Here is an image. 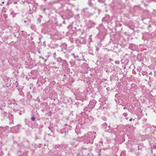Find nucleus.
Segmentation results:
<instances>
[{"mask_svg": "<svg viewBox=\"0 0 156 156\" xmlns=\"http://www.w3.org/2000/svg\"><path fill=\"white\" fill-rule=\"evenodd\" d=\"M60 133H65V134L66 135V134H68V131L67 130L66 131L65 130V129H62L61 130Z\"/></svg>", "mask_w": 156, "mask_h": 156, "instance_id": "9d476101", "label": "nucleus"}, {"mask_svg": "<svg viewBox=\"0 0 156 156\" xmlns=\"http://www.w3.org/2000/svg\"><path fill=\"white\" fill-rule=\"evenodd\" d=\"M135 45L133 43H130L129 46V48L130 49L132 50L133 49V48L135 47Z\"/></svg>", "mask_w": 156, "mask_h": 156, "instance_id": "1a4fd4ad", "label": "nucleus"}, {"mask_svg": "<svg viewBox=\"0 0 156 156\" xmlns=\"http://www.w3.org/2000/svg\"><path fill=\"white\" fill-rule=\"evenodd\" d=\"M35 117L34 116H33L31 118V120L33 121H34L35 120Z\"/></svg>", "mask_w": 156, "mask_h": 156, "instance_id": "412c9836", "label": "nucleus"}, {"mask_svg": "<svg viewBox=\"0 0 156 156\" xmlns=\"http://www.w3.org/2000/svg\"><path fill=\"white\" fill-rule=\"evenodd\" d=\"M86 91H87V92H88V90H87Z\"/></svg>", "mask_w": 156, "mask_h": 156, "instance_id": "8fccbe9b", "label": "nucleus"}, {"mask_svg": "<svg viewBox=\"0 0 156 156\" xmlns=\"http://www.w3.org/2000/svg\"><path fill=\"white\" fill-rule=\"evenodd\" d=\"M17 89L18 90V91H20V88H17Z\"/></svg>", "mask_w": 156, "mask_h": 156, "instance_id": "4c0bfd02", "label": "nucleus"}, {"mask_svg": "<svg viewBox=\"0 0 156 156\" xmlns=\"http://www.w3.org/2000/svg\"><path fill=\"white\" fill-rule=\"evenodd\" d=\"M40 57L41 58H42L43 59H44V57H42L41 56H40Z\"/></svg>", "mask_w": 156, "mask_h": 156, "instance_id": "2f4dec72", "label": "nucleus"}, {"mask_svg": "<svg viewBox=\"0 0 156 156\" xmlns=\"http://www.w3.org/2000/svg\"><path fill=\"white\" fill-rule=\"evenodd\" d=\"M91 36V35L90 37V38H89V39H90V40H91V39L90 38V37Z\"/></svg>", "mask_w": 156, "mask_h": 156, "instance_id": "58836bf2", "label": "nucleus"}, {"mask_svg": "<svg viewBox=\"0 0 156 156\" xmlns=\"http://www.w3.org/2000/svg\"><path fill=\"white\" fill-rule=\"evenodd\" d=\"M88 119H89V121L90 122H92L94 120L93 118L91 116H90L88 118Z\"/></svg>", "mask_w": 156, "mask_h": 156, "instance_id": "ddd939ff", "label": "nucleus"}, {"mask_svg": "<svg viewBox=\"0 0 156 156\" xmlns=\"http://www.w3.org/2000/svg\"><path fill=\"white\" fill-rule=\"evenodd\" d=\"M48 128H49V129L50 130H51V132H52V130H51V129H50V127H49Z\"/></svg>", "mask_w": 156, "mask_h": 156, "instance_id": "c9c22d12", "label": "nucleus"}, {"mask_svg": "<svg viewBox=\"0 0 156 156\" xmlns=\"http://www.w3.org/2000/svg\"><path fill=\"white\" fill-rule=\"evenodd\" d=\"M75 131L76 133L78 134L81 133L80 127L79 125H77L75 128Z\"/></svg>", "mask_w": 156, "mask_h": 156, "instance_id": "39448f33", "label": "nucleus"}, {"mask_svg": "<svg viewBox=\"0 0 156 156\" xmlns=\"http://www.w3.org/2000/svg\"><path fill=\"white\" fill-rule=\"evenodd\" d=\"M72 145L73 146L76 147L77 146V145L75 144V143L74 142H72Z\"/></svg>", "mask_w": 156, "mask_h": 156, "instance_id": "a211bd4d", "label": "nucleus"}, {"mask_svg": "<svg viewBox=\"0 0 156 156\" xmlns=\"http://www.w3.org/2000/svg\"><path fill=\"white\" fill-rule=\"evenodd\" d=\"M19 110L16 109L13 110V111L15 112H19Z\"/></svg>", "mask_w": 156, "mask_h": 156, "instance_id": "b1692460", "label": "nucleus"}, {"mask_svg": "<svg viewBox=\"0 0 156 156\" xmlns=\"http://www.w3.org/2000/svg\"><path fill=\"white\" fill-rule=\"evenodd\" d=\"M4 3V2H2V3Z\"/></svg>", "mask_w": 156, "mask_h": 156, "instance_id": "3c124183", "label": "nucleus"}, {"mask_svg": "<svg viewBox=\"0 0 156 156\" xmlns=\"http://www.w3.org/2000/svg\"><path fill=\"white\" fill-rule=\"evenodd\" d=\"M19 114L20 115H22V113L21 111H20L19 112Z\"/></svg>", "mask_w": 156, "mask_h": 156, "instance_id": "c756f323", "label": "nucleus"}, {"mask_svg": "<svg viewBox=\"0 0 156 156\" xmlns=\"http://www.w3.org/2000/svg\"><path fill=\"white\" fill-rule=\"evenodd\" d=\"M108 127H109V128H110V126H108Z\"/></svg>", "mask_w": 156, "mask_h": 156, "instance_id": "de8ad7c7", "label": "nucleus"}, {"mask_svg": "<svg viewBox=\"0 0 156 156\" xmlns=\"http://www.w3.org/2000/svg\"><path fill=\"white\" fill-rule=\"evenodd\" d=\"M13 104H16V105L17 104L16 103V101L15 100H14L13 101Z\"/></svg>", "mask_w": 156, "mask_h": 156, "instance_id": "bb28decb", "label": "nucleus"}, {"mask_svg": "<svg viewBox=\"0 0 156 156\" xmlns=\"http://www.w3.org/2000/svg\"><path fill=\"white\" fill-rule=\"evenodd\" d=\"M64 76H66V75L64 74Z\"/></svg>", "mask_w": 156, "mask_h": 156, "instance_id": "37998d69", "label": "nucleus"}, {"mask_svg": "<svg viewBox=\"0 0 156 156\" xmlns=\"http://www.w3.org/2000/svg\"><path fill=\"white\" fill-rule=\"evenodd\" d=\"M154 148H155L156 149V146H155L154 147Z\"/></svg>", "mask_w": 156, "mask_h": 156, "instance_id": "ea45409f", "label": "nucleus"}, {"mask_svg": "<svg viewBox=\"0 0 156 156\" xmlns=\"http://www.w3.org/2000/svg\"><path fill=\"white\" fill-rule=\"evenodd\" d=\"M119 61H115V63L116 64H119Z\"/></svg>", "mask_w": 156, "mask_h": 156, "instance_id": "393cba45", "label": "nucleus"}, {"mask_svg": "<svg viewBox=\"0 0 156 156\" xmlns=\"http://www.w3.org/2000/svg\"><path fill=\"white\" fill-rule=\"evenodd\" d=\"M17 14V13L15 12L14 11H12L11 13V15L13 17H14L16 16Z\"/></svg>", "mask_w": 156, "mask_h": 156, "instance_id": "9b49d317", "label": "nucleus"}, {"mask_svg": "<svg viewBox=\"0 0 156 156\" xmlns=\"http://www.w3.org/2000/svg\"><path fill=\"white\" fill-rule=\"evenodd\" d=\"M5 111V110H4ZM1 115L2 117L3 118H5L6 117L7 115V113L6 112L4 111H2L1 112Z\"/></svg>", "mask_w": 156, "mask_h": 156, "instance_id": "0eeeda50", "label": "nucleus"}, {"mask_svg": "<svg viewBox=\"0 0 156 156\" xmlns=\"http://www.w3.org/2000/svg\"><path fill=\"white\" fill-rule=\"evenodd\" d=\"M103 127L104 128H105L107 125V124L106 122H104L103 124Z\"/></svg>", "mask_w": 156, "mask_h": 156, "instance_id": "2eb2a0df", "label": "nucleus"}, {"mask_svg": "<svg viewBox=\"0 0 156 156\" xmlns=\"http://www.w3.org/2000/svg\"><path fill=\"white\" fill-rule=\"evenodd\" d=\"M92 150V149H90V150H91H91Z\"/></svg>", "mask_w": 156, "mask_h": 156, "instance_id": "49530a36", "label": "nucleus"}, {"mask_svg": "<svg viewBox=\"0 0 156 156\" xmlns=\"http://www.w3.org/2000/svg\"><path fill=\"white\" fill-rule=\"evenodd\" d=\"M87 8H85V9H83V11H82V14H85V10H87Z\"/></svg>", "mask_w": 156, "mask_h": 156, "instance_id": "dca6fc26", "label": "nucleus"}, {"mask_svg": "<svg viewBox=\"0 0 156 156\" xmlns=\"http://www.w3.org/2000/svg\"><path fill=\"white\" fill-rule=\"evenodd\" d=\"M94 136H92V140H91V141H90V143L91 144H92L93 143V139L94 138Z\"/></svg>", "mask_w": 156, "mask_h": 156, "instance_id": "6ab92c4d", "label": "nucleus"}, {"mask_svg": "<svg viewBox=\"0 0 156 156\" xmlns=\"http://www.w3.org/2000/svg\"><path fill=\"white\" fill-rule=\"evenodd\" d=\"M40 16L41 18H42V16H41V15H40Z\"/></svg>", "mask_w": 156, "mask_h": 156, "instance_id": "a19ab883", "label": "nucleus"}, {"mask_svg": "<svg viewBox=\"0 0 156 156\" xmlns=\"http://www.w3.org/2000/svg\"><path fill=\"white\" fill-rule=\"evenodd\" d=\"M24 23H27V25L29 24V21L28 20L27 21L24 20Z\"/></svg>", "mask_w": 156, "mask_h": 156, "instance_id": "f3484780", "label": "nucleus"}, {"mask_svg": "<svg viewBox=\"0 0 156 156\" xmlns=\"http://www.w3.org/2000/svg\"><path fill=\"white\" fill-rule=\"evenodd\" d=\"M6 105V103L3 101H0V109L1 110H5L4 108L5 107Z\"/></svg>", "mask_w": 156, "mask_h": 156, "instance_id": "7ed1b4c3", "label": "nucleus"}, {"mask_svg": "<svg viewBox=\"0 0 156 156\" xmlns=\"http://www.w3.org/2000/svg\"><path fill=\"white\" fill-rule=\"evenodd\" d=\"M72 49H70V50L68 51L67 50L65 49H64L63 48H62L61 49V51L63 53L65 54L66 55H67L71 51H72Z\"/></svg>", "mask_w": 156, "mask_h": 156, "instance_id": "20e7f679", "label": "nucleus"}, {"mask_svg": "<svg viewBox=\"0 0 156 156\" xmlns=\"http://www.w3.org/2000/svg\"><path fill=\"white\" fill-rule=\"evenodd\" d=\"M65 126L66 127H67V126H68L69 127H70V126L68 125L67 124H65Z\"/></svg>", "mask_w": 156, "mask_h": 156, "instance_id": "7c9ffc66", "label": "nucleus"}, {"mask_svg": "<svg viewBox=\"0 0 156 156\" xmlns=\"http://www.w3.org/2000/svg\"><path fill=\"white\" fill-rule=\"evenodd\" d=\"M96 101L94 100H92L90 101L89 104H88V107L91 108H94V107L96 104Z\"/></svg>", "mask_w": 156, "mask_h": 156, "instance_id": "f03ea898", "label": "nucleus"}, {"mask_svg": "<svg viewBox=\"0 0 156 156\" xmlns=\"http://www.w3.org/2000/svg\"><path fill=\"white\" fill-rule=\"evenodd\" d=\"M71 55L73 56L74 58H79L78 55H76L74 53H72L71 54Z\"/></svg>", "mask_w": 156, "mask_h": 156, "instance_id": "f8f14e48", "label": "nucleus"}, {"mask_svg": "<svg viewBox=\"0 0 156 156\" xmlns=\"http://www.w3.org/2000/svg\"><path fill=\"white\" fill-rule=\"evenodd\" d=\"M132 127H133V126H131V125H127L126 126V128H129Z\"/></svg>", "mask_w": 156, "mask_h": 156, "instance_id": "aec40b11", "label": "nucleus"}, {"mask_svg": "<svg viewBox=\"0 0 156 156\" xmlns=\"http://www.w3.org/2000/svg\"><path fill=\"white\" fill-rule=\"evenodd\" d=\"M45 9H45V8H44V9H43L44 10H45Z\"/></svg>", "mask_w": 156, "mask_h": 156, "instance_id": "c03bdc74", "label": "nucleus"}, {"mask_svg": "<svg viewBox=\"0 0 156 156\" xmlns=\"http://www.w3.org/2000/svg\"><path fill=\"white\" fill-rule=\"evenodd\" d=\"M154 11H155V12H156V10H155L154 9Z\"/></svg>", "mask_w": 156, "mask_h": 156, "instance_id": "a18cd8bd", "label": "nucleus"}, {"mask_svg": "<svg viewBox=\"0 0 156 156\" xmlns=\"http://www.w3.org/2000/svg\"><path fill=\"white\" fill-rule=\"evenodd\" d=\"M11 84H12V83H7L6 84V86L8 87V85L10 86Z\"/></svg>", "mask_w": 156, "mask_h": 156, "instance_id": "a878e982", "label": "nucleus"}, {"mask_svg": "<svg viewBox=\"0 0 156 156\" xmlns=\"http://www.w3.org/2000/svg\"><path fill=\"white\" fill-rule=\"evenodd\" d=\"M132 120V118H131V119H129V121H131Z\"/></svg>", "mask_w": 156, "mask_h": 156, "instance_id": "72a5a7b5", "label": "nucleus"}, {"mask_svg": "<svg viewBox=\"0 0 156 156\" xmlns=\"http://www.w3.org/2000/svg\"><path fill=\"white\" fill-rule=\"evenodd\" d=\"M61 0H55V1H53L49 3L50 5H51V4H56L60 2V1Z\"/></svg>", "mask_w": 156, "mask_h": 156, "instance_id": "6e6552de", "label": "nucleus"}, {"mask_svg": "<svg viewBox=\"0 0 156 156\" xmlns=\"http://www.w3.org/2000/svg\"><path fill=\"white\" fill-rule=\"evenodd\" d=\"M20 126V125H17L16 127V128L17 129H19V128ZM17 131H18V129H17Z\"/></svg>", "mask_w": 156, "mask_h": 156, "instance_id": "4be33fe9", "label": "nucleus"}, {"mask_svg": "<svg viewBox=\"0 0 156 156\" xmlns=\"http://www.w3.org/2000/svg\"><path fill=\"white\" fill-rule=\"evenodd\" d=\"M56 55V53H54L53 54V55Z\"/></svg>", "mask_w": 156, "mask_h": 156, "instance_id": "f704fd0d", "label": "nucleus"}, {"mask_svg": "<svg viewBox=\"0 0 156 156\" xmlns=\"http://www.w3.org/2000/svg\"><path fill=\"white\" fill-rule=\"evenodd\" d=\"M17 32H19V30H18V31H17Z\"/></svg>", "mask_w": 156, "mask_h": 156, "instance_id": "603ef678", "label": "nucleus"}, {"mask_svg": "<svg viewBox=\"0 0 156 156\" xmlns=\"http://www.w3.org/2000/svg\"><path fill=\"white\" fill-rule=\"evenodd\" d=\"M23 94V93H22V92H20V93H19V94L20 95H22Z\"/></svg>", "mask_w": 156, "mask_h": 156, "instance_id": "c85d7f7f", "label": "nucleus"}, {"mask_svg": "<svg viewBox=\"0 0 156 156\" xmlns=\"http://www.w3.org/2000/svg\"><path fill=\"white\" fill-rule=\"evenodd\" d=\"M126 109V107H125L123 108V109Z\"/></svg>", "mask_w": 156, "mask_h": 156, "instance_id": "e433bc0d", "label": "nucleus"}, {"mask_svg": "<svg viewBox=\"0 0 156 156\" xmlns=\"http://www.w3.org/2000/svg\"><path fill=\"white\" fill-rule=\"evenodd\" d=\"M123 115L125 117H126L127 115V114L126 113H124L123 114Z\"/></svg>", "mask_w": 156, "mask_h": 156, "instance_id": "cd10ccee", "label": "nucleus"}, {"mask_svg": "<svg viewBox=\"0 0 156 156\" xmlns=\"http://www.w3.org/2000/svg\"><path fill=\"white\" fill-rule=\"evenodd\" d=\"M46 61H47V59H45V60H44V62H45Z\"/></svg>", "mask_w": 156, "mask_h": 156, "instance_id": "79ce46f5", "label": "nucleus"}, {"mask_svg": "<svg viewBox=\"0 0 156 156\" xmlns=\"http://www.w3.org/2000/svg\"><path fill=\"white\" fill-rule=\"evenodd\" d=\"M86 137V136H84L83 137L81 136V137H77L76 139L78 141H82V140H83L84 139H85Z\"/></svg>", "mask_w": 156, "mask_h": 156, "instance_id": "423d86ee", "label": "nucleus"}, {"mask_svg": "<svg viewBox=\"0 0 156 156\" xmlns=\"http://www.w3.org/2000/svg\"><path fill=\"white\" fill-rule=\"evenodd\" d=\"M81 43L83 44H85L86 42V41H85L84 38H82L80 41Z\"/></svg>", "mask_w": 156, "mask_h": 156, "instance_id": "4468645a", "label": "nucleus"}, {"mask_svg": "<svg viewBox=\"0 0 156 156\" xmlns=\"http://www.w3.org/2000/svg\"><path fill=\"white\" fill-rule=\"evenodd\" d=\"M22 31V32H24V31Z\"/></svg>", "mask_w": 156, "mask_h": 156, "instance_id": "09e8293b", "label": "nucleus"}, {"mask_svg": "<svg viewBox=\"0 0 156 156\" xmlns=\"http://www.w3.org/2000/svg\"><path fill=\"white\" fill-rule=\"evenodd\" d=\"M19 152H21L20 151H19Z\"/></svg>", "mask_w": 156, "mask_h": 156, "instance_id": "864d4df0", "label": "nucleus"}, {"mask_svg": "<svg viewBox=\"0 0 156 156\" xmlns=\"http://www.w3.org/2000/svg\"><path fill=\"white\" fill-rule=\"evenodd\" d=\"M76 116L77 117V118H78L83 117L85 119H88V115H87V113H86L85 112H82L81 113L79 114V115H77V114H76Z\"/></svg>", "mask_w": 156, "mask_h": 156, "instance_id": "f257e3e1", "label": "nucleus"}, {"mask_svg": "<svg viewBox=\"0 0 156 156\" xmlns=\"http://www.w3.org/2000/svg\"><path fill=\"white\" fill-rule=\"evenodd\" d=\"M83 99H85V100H86L87 99V97L86 96H85V98H84Z\"/></svg>", "mask_w": 156, "mask_h": 156, "instance_id": "473e14b6", "label": "nucleus"}, {"mask_svg": "<svg viewBox=\"0 0 156 156\" xmlns=\"http://www.w3.org/2000/svg\"><path fill=\"white\" fill-rule=\"evenodd\" d=\"M3 129V127H0V134L2 132V131Z\"/></svg>", "mask_w": 156, "mask_h": 156, "instance_id": "5701e85b", "label": "nucleus"}]
</instances>
